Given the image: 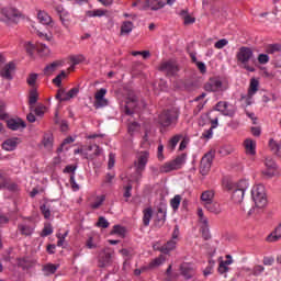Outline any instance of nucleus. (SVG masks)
Wrapping results in <instances>:
<instances>
[{"instance_id": "nucleus-31", "label": "nucleus", "mask_w": 281, "mask_h": 281, "mask_svg": "<svg viewBox=\"0 0 281 281\" xmlns=\"http://www.w3.org/2000/svg\"><path fill=\"white\" fill-rule=\"evenodd\" d=\"M55 98H56V100H58V102H67V101L71 100V97H69V94L67 92H65V90L63 88L57 90Z\"/></svg>"}, {"instance_id": "nucleus-41", "label": "nucleus", "mask_w": 281, "mask_h": 281, "mask_svg": "<svg viewBox=\"0 0 281 281\" xmlns=\"http://www.w3.org/2000/svg\"><path fill=\"white\" fill-rule=\"evenodd\" d=\"M104 201H106V195H99L97 196V200L90 205V207L92 210H98L102 203H104Z\"/></svg>"}, {"instance_id": "nucleus-40", "label": "nucleus", "mask_w": 281, "mask_h": 281, "mask_svg": "<svg viewBox=\"0 0 281 281\" xmlns=\"http://www.w3.org/2000/svg\"><path fill=\"white\" fill-rule=\"evenodd\" d=\"M70 63H72V65H80V63H85L87 60V58L85 57V55H71L69 57Z\"/></svg>"}, {"instance_id": "nucleus-58", "label": "nucleus", "mask_w": 281, "mask_h": 281, "mask_svg": "<svg viewBox=\"0 0 281 281\" xmlns=\"http://www.w3.org/2000/svg\"><path fill=\"white\" fill-rule=\"evenodd\" d=\"M222 114H224V115H226V116H228V117H234V115H236V108H229V105H228V108H226V109L222 112Z\"/></svg>"}, {"instance_id": "nucleus-50", "label": "nucleus", "mask_w": 281, "mask_h": 281, "mask_svg": "<svg viewBox=\"0 0 281 281\" xmlns=\"http://www.w3.org/2000/svg\"><path fill=\"white\" fill-rule=\"evenodd\" d=\"M263 272H265V267L257 265L252 268V272H250L249 276L258 277V276H261Z\"/></svg>"}, {"instance_id": "nucleus-1", "label": "nucleus", "mask_w": 281, "mask_h": 281, "mask_svg": "<svg viewBox=\"0 0 281 281\" xmlns=\"http://www.w3.org/2000/svg\"><path fill=\"white\" fill-rule=\"evenodd\" d=\"M21 19H25V15L16 7L8 5L0 9V21L5 25L16 24Z\"/></svg>"}, {"instance_id": "nucleus-44", "label": "nucleus", "mask_w": 281, "mask_h": 281, "mask_svg": "<svg viewBox=\"0 0 281 281\" xmlns=\"http://www.w3.org/2000/svg\"><path fill=\"white\" fill-rule=\"evenodd\" d=\"M40 210L44 218H46V221H49V218H52V210H49V206H47L46 204H43L40 206Z\"/></svg>"}, {"instance_id": "nucleus-60", "label": "nucleus", "mask_w": 281, "mask_h": 281, "mask_svg": "<svg viewBox=\"0 0 281 281\" xmlns=\"http://www.w3.org/2000/svg\"><path fill=\"white\" fill-rule=\"evenodd\" d=\"M201 229L204 240H210V238H212V235H210V226H202Z\"/></svg>"}, {"instance_id": "nucleus-29", "label": "nucleus", "mask_w": 281, "mask_h": 281, "mask_svg": "<svg viewBox=\"0 0 281 281\" xmlns=\"http://www.w3.org/2000/svg\"><path fill=\"white\" fill-rule=\"evenodd\" d=\"M18 229L23 236H32L34 234V226H30L29 224H20Z\"/></svg>"}, {"instance_id": "nucleus-54", "label": "nucleus", "mask_w": 281, "mask_h": 281, "mask_svg": "<svg viewBox=\"0 0 281 281\" xmlns=\"http://www.w3.org/2000/svg\"><path fill=\"white\" fill-rule=\"evenodd\" d=\"M124 193L123 196L124 199H126L125 201H128V199H131V196H133V186L132 184H127L126 187H124Z\"/></svg>"}, {"instance_id": "nucleus-52", "label": "nucleus", "mask_w": 281, "mask_h": 281, "mask_svg": "<svg viewBox=\"0 0 281 281\" xmlns=\"http://www.w3.org/2000/svg\"><path fill=\"white\" fill-rule=\"evenodd\" d=\"M269 146H270L271 150H273V153H276V155H278L280 153L281 145L278 142H276L274 139H270Z\"/></svg>"}, {"instance_id": "nucleus-13", "label": "nucleus", "mask_w": 281, "mask_h": 281, "mask_svg": "<svg viewBox=\"0 0 281 281\" xmlns=\"http://www.w3.org/2000/svg\"><path fill=\"white\" fill-rule=\"evenodd\" d=\"M159 71H162L167 76H177L179 74V65L172 60L165 61L160 65Z\"/></svg>"}, {"instance_id": "nucleus-57", "label": "nucleus", "mask_w": 281, "mask_h": 281, "mask_svg": "<svg viewBox=\"0 0 281 281\" xmlns=\"http://www.w3.org/2000/svg\"><path fill=\"white\" fill-rule=\"evenodd\" d=\"M257 60H258L259 65H267V63H269V55L259 54L257 57Z\"/></svg>"}, {"instance_id": "nucleus-27", "label": "nucleus", "mask_w": 281, "mask_h": 281, "mask_svg": "<svg viewBox=\"0 0 281 281\" xmlns=\"http://www.w3.org/2000/svg\"><path fill=\"white\" fill-rule=\"evenodd\" d=\"M153 218V207H147L143 211V225L148 227L150 225V221Z\"/></svg>"}, {"instance_id": "nucleus-37", "label": "nucleus", "mask_w": 281, "mask_h": 281, "mask_svg": "<svg viewBox=\"0 0 281 281\" xmlns=\"http://www.w3.org/2000/svg\"><path fill=\"white\" fill-rule=\"evenodd\" d=\"M198 216L202 227L210 226V221L207 220V217H205L203 209H198Z\"/></svg>"}, {"instance_id": "nucleus-21", "label": "nucleus", "mask_w": 281, "mask_h": 281, "mask_svg": "<svg viewBox=\"0 0 281 281\" xmlns=\"http://www.w3.org/2000/svg\"><path fill=\"white\" fill-rule=\"evenodd\" d=\"M42 144L46 150H52V148H54V134L53 133L44 134Z\"/></svg>"}, {"instance_id": "nucleus-23", "label": "nucleus", "mask_w": 281, "mask_h": 281, "mask_svg": "<svg viewBox=\"0 0 281 281\" xmlns=\"http://www.w3.org/2000/svg\"><path fill=\"white\" fill-rule=\"evenodd\" d=\"M201 203L203 206L207 205L209 203H212L214 202V191H204L202 194H201Z\"/></svg>"}, {"instance_id": "nucleus-28", "label": "nucleus", "mask_w": 281, "mask_h": 281, "mask_svg": "<svg viewBox=\"0 0 281 281\" xmlns=\"http://www.w3.org/2000/svg\"><path fill=\"white\" fill-rule=\"evenodd\" d=\"M135 106H137V100L128 99L125 104V115H133L135 113Z\"/></svg>"}, {"instance_id": "nucleus-9", "label": "nucleus", "mask_w": 281, "mask_h": 281, "mask_svg": "<svg viewBox=\"0 0 281 281\" xmlns=\"http://www.w3.org/2000/svg\"><path fill=\"white\" fill-rule=\"evenodd\" d=\"M214 161V154L212 151L206 153L200 162V173H202L203 177L212 170V162Z\"/></svg>"}, {"instance_id": "nucleus-62", "label": "nucleus", "mask_w": 281, "mask_h": 281, "mask_svg": "<svg viewBox=\"0 0 281 281\" xmlns=\"http://www.w3.org/2000/svg\"><path fill=\"white\" fill-rule=\"evenodd\" d=\"M202 137L204 139H212V137H214V130L210 127L209 130L204 131L202 133Z\"/></svg>"}, {"instance_id": "nucleus-7", "label": "nucleus", "mask_w": 281, "mask_h": 281, "mask_svg": "<svg viewBox=\"0 0 281 281\" xmlns=\"http://www.w3.org/2000/svg\"><path fill=\"white\" fill-rule=\"evenodd\" d=\"M148 159H150L149 150H143L136 155V159L134 161L136 175H142V172L146 170V166H148Z\"/></svg>"}, {"instance_id": "nucleus-4", "label": "nucleus", "mask_w": 281, "mask_h": 281, "mask_svg": "<svg viewBox=\"0 0 281 281\" xmlns=\"http://www.w3.org/2000/svg\"><path fill=\"white\" fill-rule=\"evenodd\" d=\"M237 63L243 66L246 71L254 74L256 68L249 65V60L254 58V49L247 46H241L236 54Z\"/></svg>"}, {"instance_id": "nucleus-16", "label": "nucleus", "mask_w": 281, "mask_h": 281, "mask_svg": "<svg viewBox=\"0 0 281 281\" xmlns=\"http://www.w3.org/2000/svg\"><path fill=\"white\" fill-rule=\"evenodd\" d=\"M16 69V66L13 61L7 64L0 71L1 78H4V80H12V72Z\"/></svg>"}, {"instance_id": "nucleus-45", "label": "nucleus", "mask_w": 281, "mask_h": 281, "mask_svg": "<svg viewBox=\"0 0 281 281\" xmlns=\"http://www.w3.org/2000/svg\"><path fill=\"white\" fill-rule=\"evenodd\" d=\"M267 54H276L278 52H281V45L280 44H270L266 48Z\"/></svg>"}, {"instance_id": "nucleus-3", "label": "nucleus", "mask_w": 281, "mask_h": 281, "mask_svg": "<svg viewBox=\"0 0 281 281\" xmlns=\"http://www.w3.org/2000/svg\"><path fill=\"white\" fill-rule=\"evenodd\" d=\"M179 109L177 108H170L167 110H164L159 116H158V124L162 126V128H168L170 126H177L179 122Z\"/></svg>"}, {"instance_id": "nucleus-53", "label": "nucleus", "mask_w": 281, "mask_h": 281, "mask_svg": "<svg viewBox=\"0 0 281 281\" xmlns=\"http://www.w3.org/2000/svg\"><path fill=\"white\" fill-rule=\"evenodd\" d=\"M265 165L267 167L268 170H276L278 168V165L276 164L274 160H272V158H266Z\"/></svg>"}, {"instance_id": "nucleus-14", "label": "nucleus", "mask_w": 281, "mask_h": 281, "mask_svg": "<svg viewBox=\"0 0 281 281\" xmlns=\"http://www.w3.org/2000/svg\"><path fill=\"white\" fill-rule=\"evenodd\" d=\"M7 126L10 131H23L26 128L27 124L22 119H10L7 121Z\"/></svg>"}, {"instance_id": "nucleus-38", "label": "nucleus", "mask_w": 281, "mask_h": 281, "mask_svg": "<svg viewBox=\"0 0 281 281\" xmlns=\"http://www.w3.org/2000/svg\"><path fill=\"white\" fill-rule=\"evenodd\" d=\"M179 205H181V195L177 194L170 200V206L173 212H177V210H179Z\"/></svg>"}, {"instance_id": "nucleus-22", "label": "nucleus", "mask_w": 281, "mask_h": 281, "mask_svg": "<svg viewBox=\"0 0 281 281\" xmlns=\"http://www.w3.org/2000/svg\"><path fill=\"white\" fill-rule=\"evenodd\" d=\"M37 19L42 25H52L54 20L48 15L46 11H38Z\"/></svg>"}, {"instance_id": "nucleus-51", "label": "nucleus", "mask_w": 281, "mask_h": 281, "mask_svg": "<svg viewBox=\"0 0 281 281\" xmlns=\"http://www.w3.org/2000/svg\"><path fill=\"white\" fill-rule=\"evenodd\" d=\"M24 47L26 49V54H29L30 56H34V52H36V46L32 44V42H26Z\"/></svg>"}, {"instance_id": "nucleus-20", "label": "nucleus", "mask_w": 281, "mask_h": 281, "mask_svg": "<svg viewBox=\"0 0 281 281\" xmlns=\"http://www.w3.org/2000/svg\"><path fill=\"white\" fill-rule=\"evenodd\" d=\"M177 240L170 239L164 246L158 248V251H160L161 254H169L170 251H175V249H177Z\"/></svg>"}, {"instance_id": "nucleus-30", "label": "nucleus", "mask_w": 281, "mask_h": 281, "mask_svg": "<svg viewBox=\"0 0 281 281\" xmlns=\"http://www.w3.org/2000/svg\"><path fill=\"white\" fill-rule=\"evenodd\" d=\"M181 274L186 278V280H191L193 270L190 268V265L183 263L180 267Z\"/></svg>"}, {"instance_id": "nucleus-39", "label": "nucleus", "mask_w": 281, "mask_h": 281, "mask_svg": "<svg viewBox=\"0 0 281 281\" xmlns=\"http://www.w3.org/2000/svg\"><path fill=\"white\" fill-rule=\"evenodd\" d=\"M106 14V11L102 10V9H97V10H92V11H88L87 12V16H89L90 19H93L95 16H104Z\"/></svg>"}, {"instance_id": "nucleus-24", "label": "nucleus", "mask_w": 281, "mask_h": 281, "mask_svg": "<svg viewBox=\"0 0 281 281\" xmlns=\"http://www.w3.org/2000/svg\"><path fill=\"white\" fill-rule=\"evenodd\" d=\"M281 238V222L274 231L267 237L268 243H277Z\"/></svg>"}, {"instance_id": "nucleus-35", "label": "nucleus", "mask_w": 281, "mask_h": 281, "mask_svg": "<svg viewBox=\"0 0 281 281\" xmlns=\"http://www.w3.org/2000/svg\"><path fill=\"white\" fill-rule=\"evenodd\" d=\"M59 66H60V63L58 61H54L50 65H47L44 68V76H52V74H54V71H56V69H58Z\"/></svg>"}, {"instance_id": "nucleus-49", "label": "nucleus", "mask_w": 281, "mask_h": 281, "mask_svg": "<svg viewBox=\"0 0 281 281\" xmlns=\"http://www.w3.org/2000/svg\"><path fill=\"white\" fill-rule=\"evenodd\" d=\"M57 14H61L60 16V21L61 23H65V18L64 16H67V14H69L66 10H65V7H63L61 4L57 5L55 8Z\"/></svg>"}, {"instance_id": "nucleus-33", "label": "nucleus", "mask_w": 281, "mask_h": 281, "mask_svg": "<svg viewBox=\"0 0 281 281\" xmlns=\"http://www.w3.org/2000/svg\"><path fill=\"white\" fill-rule=\"evenodd\" d=\"M179 142H181V135L177 134L173 137H171L167 145L168 150L172 153V150L177 148V144H179Z\"/></svg>"}, {"instance_id": "nucleus-15", "label": "nucleus", "mask_w": 281, "mask_h": 281, "mask_svg": "<svg viewBox=\"0 0 281 281\" xmlns=\"http://www.w3.org/2000/svg\"><path fill=\"white\" fill-rule=\"evenodd\" d=\"M21 144V139L19 137L8 138L2 143V149L8 153H12V150H16V146Z\"/></svg>"}, {"instance_id": "nucleus-64", "label": "nucleus", "mask_w": 281, "mask_h": 281, "mask_svg": "<svg viewBox=\"0 0 281 281\" xmlns=\"http://www.w3.org/2000/svg\"><path fill=\"white\" fill-rule=\"evenodd\" d=\"M195 65H196L200 72L207 74V67L205 66V63L196 61Z\"/></svg>"}, {"instance_id": "nucleus-59", "label": "nucleus", "mask_w": 281, "mask_h": 281, "mask_svg": "<svg viewBox=\"0 0 281 281\" xmlns=\"http://www.w3.org/2000/svg\"><path fill=\"white\" fill-rule=\"evenodd\" d=\"M157 158L159 161H164V159H166V156H164V144L161 143L158 145Z\"/></svg>"}, {"instance_id": "nucleus-36", "label": "nucleus", "mask_w": 281, "mask_h": 281, "mask_svg": "<svg viewBox=\"0 0 281 281\" xmlns=\"http://www.w3.org/2000/svg\"><path fill=\"white\" fill-rule=\"evenodd\" d=\"M111 234L121 236V238H124V236H126V228L121 225H114L113 229L111 231Z\"/></svg>"}, {"instance_id": "nucleus-25", "label": "nucleus", "mask_w": 281, "mask_h": 281, "mask_svg": "<svg viewBox=\"0 0 281 281\" xmlns=\"http://www.w3.org/2000/svg\"><path fill=\"white\" fill-rule=\"evenodd\" d=\"M58 269H60V265L58 263H46L43 267V272L45 273V276H54V273H56Z\"/></svg>"}, {"instance_id": "nucleus-42", "label": "nucleus", "mask_w": 281, "mask_h": 281, "mask_svg": "<svg viewBox=\"0 0 281 281\" xmlns=\"http://www.w3.org/2000/svg\"><path fill=\"white\" fill-rule=\"evenodd\" d=\"M138 130H139V123L132 122L128 124L127 133L131 135V137H133V135H135V133H137Z\"/></svg>"}, {"instance_id": "nucleus-12", "label": "nucleus", "mask_w": 281, "mask_h": 281, "mask_svg": "<svg viewBox=\"0 0 281 281\" xmlns=\"http://www.w3.org/2000/svg\"><path fill=\"white\" fill-rule=\"evenodd\" d=\"M258 87H260V81L256 78L250 79L247 95H241V100H246L247 106L251 105V99L258 93Z\"/></svg>"}, {"instance_id": "nucleus-46", "label": "nucleus", "mask_w": 281, "mask_h": 281, "mask_svg": "<svg viewBox=\"0 0 281 281\" xmlns=\"http://www.w3.org/2000/svg\"><path fill=\"white\" fill-rule=\"evenodd\" d=\"M36 80H38V74L33 72L29 75L26 83L29 85V87H35Z\"/></svg>"}, {"instance_id": "nucleus-56", "label": "nucleus", "mask_w": 281, "mask_h": 281, "mask_svg": "<svg viewBox=\"0 0 281 281\" xmlns=\"http://www.w3.org/2000/svg\"><path fill=\"white\" fill-rule=\"evenodd\" d=\"M109 221L104 218V216H100L97 222V227H102V229H106L109 227Z\"/></svg>"}, {"instance_id": "nucleus-5", "label": "nucleus", "mask_w": 281, "mask_h": 281, "mask_svg": "<svg viewBox=\"0 0 281 281\" xmlns=\"http://www.w3.org/2000/svg\"><path fill=\"white\" fill-rule=\"evenodd\" d=\"M186 159H188V155L181 154L173 160L167 161L164 165H161L159 170L161 173L172 172V170H180L183 164H186Z\"/></svg>"}, {"instance_id": "nucleus-32", "label": "nucleus", "mask_w": 281, "mask_h": 281, "mask_svg": "<svg viewBox=\"0 0 281 281\" xmlns=\"http://www.w3.org/2000/svg\"><path fill=\"white\" fill-rule=\"evenodd\" d=\"M165 262H166V257H164V255H160L159 257L150 261V263L148 265V268L157 269V267H161V265Z\"/></svg>"}, {"instance_id": "nucleus-47", "label": "nucleus", "mask_w": 281, "mask_h": 281, "mask_svg": "<svg viewBox=\"0 0 281 281\" xmlns=\"http://www.w3.org/2000/svg\"><path fill=\"white\" fill-rule=\"evenodd\" d=\"M229 108V103L227 101H220L215 105V111H220V113H223L225 109Z\"/></svg>"}, {"instance_id": "nucleus-8", "label": "nucleus", "mask_w": 281, "mask_h": 281, "mask_svg": "<svg viewBox=\"0 0 281 281\" xmlns=\"http://www.w3.org/2000/svg\"><path fill=\"white\" fill-rule=\"evenodd\" d=\"M111 265H113V252L105 248L99 252L98 267L104 269L111 267Z\"/></svg>"}, {"instance_id": "nucleus-19", "label": "nucleus", "mask_w": 281, "mask_h": 281, "mask_svg": "<svg viewBox=\"0 0 281 281\" xmlns=\"http://www.w3.org/2000/svg\"><path fill=\"white\" fill-rule=\"evenodd\" d=\"M205 210L210 212L211 214L218 215L221 212H223V209L221 207V204L218 202H209V204L204 205Z\"/></svg>"}, {"instance_id": "nucleus-6", "label": "nucleus", "mask_w": 281, "mask_h": 281, "mask_svg": "<svg viewBox=\"0 0 281 281\" xmlns=\"http://www.w3.org/2000/svg\"><path fill=\"white\" fill-rule=\"evenodd\" d=\"M251 196L256 207L262 209L267 206V192L265 190V186H255L251 190Z\"/></svg>"}, {"instance_id": "nucleus-11", "label": "nucleus", "mask_w": 281, "mask_h": 281, "mask_svg": "<svg viewBox=\"0 0 281 281\" xmlns=\"http://www.w3.org/2000/svg\"><path fill=\"white\" fill-rule=\"evenodd\" d=\"M106 89L101 88L94 93V109H104V106H109V99L105 98Z\"/></svg>"}, {"instance_id": "nucleus-63", "label": "nucleus", "mask_w": 281, "mask_h": 281, "mask_svg": "<svg viewBox=\"0 0 281 281\" xmlns=\"http://www.w3.org/2000/svg\"><path fill=\"white\" fill-rule=\"evenodd\" d=\"M115 166V154L110 153L109 154V161H108V168L111 170Z\"/></svg>"}, {"instance_id": "nucleus-18", "label": "nucleus", "mask_w": 281, "mask_h": 281, "mask_svg": "<svg viewBox=\"0 0 281 281\" xmlns=\"http://www.w3.org/2000/svg\"><path fill=\"white\" fill-rule=\"evenodd\" d=\"M167 214H168V209L166 206H160L156 214V225L161 227L166 223Z\"/></svg>"}, {"instance_id": "nucleus-17", "label": "nucleus", "mask_w": 281, "mask_h": 281, "mask_svg": "<svg viewBox=\"0 0 281 281\" xmlns=\"http://www.w3.org/2000/svg\"><path fill=\"white\" fill-rule=\"evenodd\" d=\"M245 153L248 157H255L256 155V140L247 138L244 140Z\"/></svg>"}, {"instance_id": "nucleus-61", "label": "nucleus", "mask_w": 281, "mask_h": 281, "mask_svg": "<svg viewBox=\"0 0 281 281\" xmlns=\"http://www.w3.org/2000/svg\"><path fill=\"white\" fill-rule=\"evenodd\" d=\"M184 25H192L193 23H196V19L190 14H187L183 16Z\"/></svg>"}, {"instance_id": "nucleus-10", "label": "nucleus", "mask_w": 281, "mask_h": 281, "mask_svg": "<svg viewBox=\"0 0 281 281\" xmlns=\"http://www.w3.org/2000/svg\"><path fill=\"white\" fill-rule=\"evenodd\" d=\"M204 91L207 93H217L218 91H223V81L216 77H212L204 83Z\"/></svg>"}, {"instance_id": "nucleus-43", "label": "nucleus", "mask_w": 281, "mask_h": 281, "mask_svg": "<svg viewBox=\"0 0 281 281\" xmlns=\"http://www.w3.org/2000/svg\"><path fill=\"white\" fill-rule=\"evenodd\" d=\"M52 234H54V227H52V224H45V226L41 233L42 238L52 236Z\"/></svg>"}, {"instance_id": "nucleus-2", "label": "nucleus", "mask_w": 281, "mask_h": 281, "mask_svg": "<svg viewBox=\"0 0 281 281\" xmlns=\"http://www.w3.org/2000/svg\"><path fill=\"white\" fill-rule=\"evenodd\" d=\"M224 188L228 192H233L232 200L234 203H243V200L245 199V191L249 188V182L247 180H240L238 184H235L226 181L224 182Z\"/></svg>"}, {"instance_id": "nucleus-55", "label": "nucleus", "mask_w": 281, "mask_h": 281, "mask_svg": "<svg viewBox=\"0 0 281 281\" xmlns=\"http://www.w3.org/2000/svg\"><path fill=\"white\" fill-rule=\"evenodd\" d=\"M226 45H229V41H227V38H222L214 44V47L215 49H223Z\"/></svg>"}, {"instance_id": "nucleus-48", "label": "nucleus", "mask_w": 281, "mask_h": 281, "mask_svg": "<svg viewBox=\"0 0 281 281\" xmlns=\"http://www.w3.org/2000/svg\"><path fill=\"white\" fill-rule=\"evenodd\" d=\"M76 170H78V166H76V165H67L64 168V173L65 175H74V177H76Z\"/></svg>"}, {"instance_id": "nucleus-26", "label": "nucleus", "mask_w": 281, "mask_h": 281, "mask_svg": "<svg viewBox=\"0 0 281 281\" xmlns=\"http://www.w3.org/2000/svg\"><path fill=\"white\" fill-rule=\"evenodd\" d=\"M134 24L131 21H125L121 25V36H128L133 32Z\"/></svg>"}, {"instance_id": "nucleus-34", "label": "nucleus", "mask_w": 281, "mask_h": 281, "mask_svg": "<svg viewBox=\"0 0 281 281\" xmlns=\"http://www.w3.org/2000/svg\"><path fill=\"white\" fill-rule=\"evenodd\" d=\"M36 102H38V91L33 88L29 92V105L34 106Z\"/></svg>"}]
</instances>
